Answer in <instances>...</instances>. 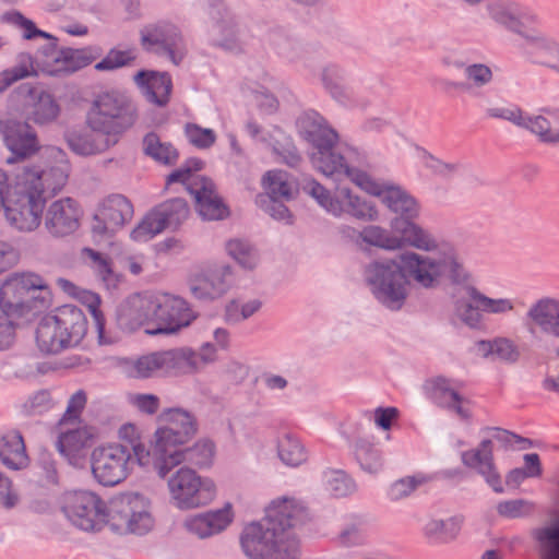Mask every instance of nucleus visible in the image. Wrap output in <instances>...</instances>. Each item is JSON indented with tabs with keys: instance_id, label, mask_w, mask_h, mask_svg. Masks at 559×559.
<instances>
[{
	"instance_id": "37",
	"label": "nucleus",
	"mask_w": 559,
	"mask_h": 559,
	"mask_svg": "<svg viewBox=\"0 0 559 559\" xmlns=\"http://www.w3.org/2000/svg\"><path fill=\"white\" fill-rule=\"evenodd\" d=\"M144 151L154 159L164 164H174L178 158V152L168 143H162L155 133L144 138Z\"/></svg>"
},
{
	"instance_id": "52",
	"label": "nucleus",
	"mask_w": 559,
	"mask_h": 559,
	"mask_svg": "<svg viewBox=\"0 0 559 559\" xmlns=\"http://www.w3.org/2000/svg\"><path fill=\"white\" fill-rule=\"evenodd\" d=\"M489 432L492 440H496L506 447L520 445V448L526 449L532 444L528 439L504 429L491 428L489 429Z\"/></svg>"
},
{
	"instance_id": "15",
	"label": "nucleus",
	"mask_w": 559,
	"mask_h": 559,
	"mask_svg": "<svg viewBox=\"0 0 559 559\" xmlns=\"http://www.w3.org/2000/svg\"><path fill=\"white\" fill-rule=\"evenodd\" d=\"M129 451L121 444H109L94 453L93 474L103 486H116L127 476Z\"/></svg>"
},
{
	"instance_id": "22",
	"label": "nucleus",
	"mask_w": 559,
	"mask_h": 559,
	"mask_svg": "<svg viewBox=\"0 0 559 559\" xmlns=\"http://www.w3.org/2000/svg\"><path fill=\"white\" fill-rule=\"evenodd\" d=\"M70 346L81 342L87 332V319L75 306L66 305L49 313Z\"/></svg>"
},
{
	"instance_id": "49",
	"label": "nucleus",
	"mask_w": 559,
	"mask_h": 559,
	"mask_svg": "<svg viewBox=\"0 0 559 559\" xmlns=\"http://www.w3.org/2000/svg\"><path fill=\"white\" fill-rule=\"evenodd\" d=\"M361 236L366 242L381 248L395 249L401 247V243L396 238L385 236L378 227L366 228Z\"/></svg>"
},
{
	"instance_id": "26",
	"label": "nucleus",
	"mask_w": 559,
	"mask_h": 559,
	"mask_svg": "<svg viewBox=\"0 0 559 559\" xmlns=\"http://www.w3.org/2000/svg\"><path fill=\"white\" fill-rule=\"evenodd\" d=\"M60 114V106L55 97L46 92H32L31 100L25 108L27 119L35 124L53 122Z\"/></svg>"
},
{
	"instance_id": "53",
	"label": "nucleus",
	"mask_w": 559,
	"mask_h": 559,
	"mask_svg": "<svg viewBox=\"0 0 559 559\" xmlns=\"http://www.w3.org/2000/svg\"><path fill=\"white\" fill-rule=\"evenodd\" d=\"M527 127L545 142H559V131L550 129L549 122L542 116L530 120Z\"/></svg>"
},
{
	"instance_id": "57",
	"label": "nucleus",
	"mask_w": 559,
	"mask_h": 559,
	"mask_svg": "<svg viewBox=\"0 0 559 559\" xmlns=\"http://www.w3.org/2000/svg\"><path fill=\"white\" fill-rule=\"evenodd\" d=\"M260 308V302L251 301L241 307V311L239 312V305L237 302H231L227 308V317L231 321H238L241 319H247L251 314H253Z\"/></svg>"
},
{
	"instance_id": "11",
	"label": "nucleus",
	"mask_w": 559,
	"mask_h": 559,
	"mask_svg": "<svg viewBox=\"0 0 559 559\" xmlns=\"http://www.w3.org/2000/svg\"><path fill=\"white\" fill-rule=\"evenodd\" d=\"M55 445L71 463L85 455L96 442L97 429L92 425L75 421H58L55 427Z\"/></svg>"
},
{
	"instance_id": "14",
	"label": "nucleus",
	"mask_w": 559,
	"mask_h": 559,
	"mask_svg": "<svg viewBox=\"0 0 559 559\" xmlns=\"http://www.w3.org/2000/svg\"><path fill=\"white\" fill-rule=\"evenodd\" d=\"M0 130L7 148L11 152L8 164L23 162L40 151L36 132L26 123L12 119L1 121Z\"/></svg>"
},
{
	"instance_id": "41",
	"label": "nucleus",
	"mask_w": 559,
	"mask_h": 559,
	"mask_svg": "<svg viewBox=\"0 0 559 559\" xmlns=\"http://www.w3.org/2000/svg\"><path fill=\"white\" fill-rule=\"evenodd\" d=\"M136 59L135 49H111L106 57L95 64L98 71H111L131 64Z\"/></svg>"
},
{
	"instance_id": "30",
	"label": "nucleus",
	"mask_w": 559,
	"mask_h": 559,
	"mask_svg": "<svg viewBox=\"0 0 559 559\" xmlns=\"http://www.w3.org/2000/svg\"><path fill=\"white\" fill-rule=\"evenodd\" d=\"M36 344L44 354H57L70 347V344L49 314L45 316L38 323Z\"/></svg>"
},
{
	"instance_id": "1",
	"label": "nucleus",
	"mask_w": 559,
	"mask_h": 559,
	"mask_svg": "<svg viewBox=\"0 0 559 559\" xmlns=\"http://www.w3.org/2000/svg\"><path fill=\"white\" fill-rule=\"evenodd\" d=\"M68 178L69 165L58 148L43 152L13 181L0 169V212L16 229L32 231L39 226L47 201L66 187Z\"/></svg>"
},
{
	"instance_id": "56",
	"label": "nucleus",
	"mask_w": 559,
	"mask_h": 559,
	"mask_svg": "<svg viewBox=\"0 0 559 559\" xmlns=\"http://www.w3.org/2000/svg\"><path fill=\"white\" fill-rule=\"evenodd\" d=\"M11 21H12V23H14L17 27H20L22 29L23 37L25 39H32L35 37H45V38L50 37L47 33L38 29L31 20L25 19L23 15H21L19 13L12 14Z\"/></svg>"
},
{
	"instance_id": "55",
	"label": "nucleus",
	"mask_w": 559,
	"mask_h": 559,
	"mask_svg": "<svg viewBox=\"0 0 559 559\" xmlns=\"http://www.w3.org/2000/svg\"><path fill=\"white\" fill-rule=\"evenodd\" d=\"M16 326L9 314H0V349L9 348L15 341Z\"/></svg>"
},
{
	"instance_id": "39",
	"label": "nucleus",
	"mask_w": 559,
	"mask_h": 559,
	"mask_svg": "<svg viewBox=\"0 0 559 559\" xmlns=\"http://www.w3.org/2000/svg\"><path fill=\"white\" fill-rule=\"evenodd\" d=\"M401 225H403L402 238L397 239L401 246L409 245L423 250L435 248L433 240L418 226L411 222H401Z\"/></svg>"
},
{
	"instance_id": "2",
	"label": "nucleus",
	"mask_w": 559,
	"mask_h": 559,
	"mask_svg": "<svg viewBox=\"0 0 559 559\" xmlns=\"http://www.w3.org/2000/svg\"><path fill=\"white\" fill-rule=\"evenodd\" d=\"M62 511L85 532L108 527L120 536H144L156 525L151 501L139 491H118L106 499L96 491H64Z\"/></svg>"
},
{
	"instance_id": "63",
	"label": "nucleus",
	"mask_w": 559,
	"mask_h": 559,
	"mask_svg": "<svg viewBox=\"0 0 559 559\" xmlns=\"http://www.w3.org/2000/svg\"><path fill=\"white\" fill-rule=\"evenodd\" d=\"M428 484V478L421 474L407 476L400 480L402 487L414 489L416 487H423Z\"/></svg>"
},
{
	"instance_id": "29",
	"label": "nucleus",
	"mask_w": 559,
	"mask_h": 559,
	"mask_svg": "<svg viewBox=\"0 0 559 559\" xmlns=\"http://www.w3.org/2000/svg\"><path fill=\"white\" fill-rule=\"evenodd\" d=\"M0 459L11 468L19 469L27 466L24 439L16 430H9L0 437Z\"/></svg>"
},
{
	"instance_id": "58",
	"label": "nucleus",
	"mask_w": 559,
	"mask_h": 559,
	"mask_svg": "<svg viewBox=\"0 0 559 559\" xmlns=\"http://www.w3.org/2000/svg\"><path fill=\"white\" fill-rule=\"evenodd\" d=\"M399 417V411L395 407H379L374 411V421L382 429H390Z\"/></svg>"
},
{
	"instance_id": "3",
	"label": "nucleus",
	"mask_w": 559,
	"mask_h": 559,
	"mask_svg": "<svg viewBox=\"0 0 559 559\" xmlns=\"http://www.w3.org/2000/svg\"><path fill=\"white\" fill-rule=\"evenodd\" d=\"M308 520L307 510L295 500L273 501L265 511V527L248 524L241 535V547L251 559H296L298 542L293 530Z\"/></svg>"
},
{
	"instance_id": "62",
	"label": "nucleus",
	"mask_w": 559,
	"mask_h": 559,
	"mask_svg": "<svg viewBox=\"0 0 559 559\" xmlns=\"http://www.w3.org/2000/svg\"><path fill=\"white\" fill-rule=\"evenodd\" d=\"M468 75L476 83H485L488 82L491 78V71L488 67L485 66H473L468 68Z\"/></svg>"
},
{
	"instance_id": "23",
	"label": "nucleus",
	"mask_w": 559,
	"mask_h": 559,
	"mask_svg": "<svg viewBox=\"0 0 559 559\" xmlns=\"http://www.w3.org/2000/svg\"><path fill=\"white\" fill-rule=\"evenodd\" d=\"M527 325L533 333L537 331L559 337V301L540 299L527 312Z\"/></svg>"
},
{
	"instance_id": "9",
	"label": "nucleus",
	"mask_w": 559,
	"mask_h": 559,
	"mask_svg": "<svg viewBox=\"0 0 559 559\" xmlns=\"http://www.w3.org/2000/svg\"><path fill=\"white\" fill-rule=\"evenodd\" d=\"M202 167V160L189 159L182 168L169 175L167 185L188 182V189L194 195L200 215L207 219H223L229 213L228 207L216 193L213 182L206 178L194 176V173L201 170Z\"/></svg>"
},
{
	"instance_id": "51",
	"label": "nucleus",
	"mask_w": 559,
	"mask_h": 559,
	"mask_svg": "<svg viewBox=\"0 0 559 559\" xmlns=\"http://www.w3.org/2000/svg\"><path fill=\"white\" fill-rule=\"evenodd\" d=\"M129 403L139 412L150 415L155 414L159 408V399L154 394H130Z\"/></svg>"
},
{
	"instance_id": "6",
	"label": "nucleus",
	"mask_w": 559,
	"mask_h": 559,
	"mask_svg": "<svg viewBox=\"0 0 559 559\" xmlns=\"http://www.w3.org/2000/svg\"><path fill=\"white\" fill-rule=\"evenodd\" d=\"M133 122L127 98L118 93H102L87 112L86 134H72L70 147L82 155L103 152L118 142L119 135Z\"/></svg>"
},
{
	"instance_id": "33",
	"label": "nucleus",
	"mask_w": 559,
	"mask_h": 559,
	"mask_svg": "<svg viewBox=\"0 0 559 559\" xmlns=\"http://www.w3.org/2000/svg\"><path fill=\"white\" fill-rule=\"evenodd\" d=\"M120 440L127 442L132 447L133 455L143 467H154L157 472V460L155 455V440L153 441L152 450L141 442V432L133 424H126L119 429Z\"/></svg>"
},
{
	"instance_id": "24",
	"label": "nucleus",
	"mask_w": 559,
	"mask_h": 559,
	"mask_svg": "<svg viewBox=\"0 0 559 559\" xmlns=\"http://www.w3.org/2000/svg\"><path fill=\"white\" fill-rule=\"evenodd\" d=\"M462 461L465 466L478 471L486 478L489 486H496L500 483V474L493 460L491 439L481 441L477 449L464 452Z\"/></svg>"
},
{
	"instance_id": "50",
	"label": "nucleus",
	"mask_w": 559,
	"mask_h": 559,
	"mask_svg": "<svg viewBox=\"0 0 559 559\" xmlns=\"http://www.w3.org/2000/svg\"><path fill=\"white\" fill-rule=\"evenodd\" d=\"M213 535L224 531L233 521L234 513L231 504L226 503L222 510L206 513Z\"/></svg>"
},
{
	"instance_id": "7",
	"label": "nucleus",
	"mask_w": 559,
	"mask_h": 559,
	"mask_svg": "<svg viewBox=\"0 0 559 559\" xmlns=\"http://www.w3.org/2000/svg\"><path fill=\"white\" fill-rule=\"evenodd\" d=\"M158 421L160 425L154 433L155 455L157 474L165 477L185 461V445L195 436L198 424L195 417L183 408L164 409L158 416Z\"/></svg>"
},
{
	"instance_id": "21",
	"label": "nucleus",
	"mask_w": 559,
	"mask_h": 559,
	"mask_svg": "<svg viewBox=\"0 0 559 559\" xmlns=\"http://www.w3.org/2000/svg\"><path fill=\"white\" fill-rule=\"evenodd\" d=\"M319 203L334 214L349 212L357 217L373 218L376 211L372 206L360 202L358 198H354L349 192L340 191L338 198L342 200L332 201L328 191L318 182L311 181L305 188Z\"/></svg>"
},
{
	"instance_id": "13",
	"label": "nucleus",
	"mask_w": 559,
	"mask_h": 559,
	"mask_svg": "<svg viewBox=\"0 0 559 559\" xmlns=\"http://www.w3.org/2000/svg\"><path fill=\"white\" fill-rule=\"evenodd\" d=\"M133 217L131 202L121 194H111L103 199L93 215L92 230L99 235L114 234Z\"/></svg>"
},
{
	"instance_id": "10",
	"label": "nucleus",
	"mask_w": 559,
	"mask_h": 559,
	"mask_svg": "<svg viewBox=\"0 0 559 559\" xmlns=\"http://www.w3.org/2000/svg\"><path fill=\"white\" fill-rule=\"evenodd\" d=\"M213 350L212 345H205L200 355L173 350L152 353L130 362L127 372L130 377L141 379L153 377L159 371L188 372L197 369L200 360L207 361Z\"/></svg>"
},
{
	"instance_id": "34",
	"label": "nucleus",
	"mask_w": 559,
	"mask_h": 559,
	"mask_svg": "<svg viewBox=\"0 0 559 559\" xmlns=\"http://www.w3.org/2000/svg\"><path fill=\"white\" fill-rule=\"evenodd\" d=\"M262 188L273 202L288 200L295 191L288 175L282 170L267 171L262 178Z\"/></svg>"
},
{
	"instance_id": "47",
	"label": "nucleus",
	"mask_w": 559,
	"mask_h": 559,
	"mask_svg": "<svg viewBox=\"0 0 559 559\" xmlns=\"http://www.w3.org/2000/svg\"><path fill=\"white\" fill-rule=\"evenodd\" d=\"M186 134L189 141L200 148L210 147L216 139L211 129H203L193 123L187 124Z\"/></svg>"
},
{
	"instance_id": "5",
	"label": "nucleus",
	"mask_w": 559,
	"mask_h": 559,
	"mask_svg": "<svg viewBox=\"0 0 559 559\" xmlns=\"http://www.w3.org/2000/svg\"><path fill=\"white\" fill-rule=\"evenodd\" d=\"M119 318L130 329L143 326L147 334H168L188 326L194 314L182 298L157 292L129 297Z\"/></svg>"
},
{
	"instance_id": "35",
	"label": "nucleus",
	"mask_w": 559,
	"mask_h": 559,
	"mask_svg": "<svg viewBox=\"0 0 559 559\" xmlns=\"http://www.w3.org/2000/svg\"><path fill=\"white\" fill-rule=\"evenodd\" d=\"M278 455L285 464L298 466L307 461L308 452L298 438L286 435L278 443Z\"/></svg>"
},
{
	"instance_id": "20",
	"label": "nucleus",
	"mask_w": 559,
	"mask_h": 559,
	"mask_svg": "<svg viewBox=\"0 0 559 559\" xmlns=\"http://www.w3.org/2000/svg\"><path fill=\"white\" fill-rule=\"evenodd\" d=\"M38 66L39 68L36 69L33 64V61L27 58L23 60L20 66L9 71H4L0 75V83H3L4 86H8L26 76L37 75L39 72L49 75L67 74L64 50L49 51L45 55L44 59L39 61Z\"/></svg>"
},
{
	"instance_id": "19",
	"label": "nucleus",
	"mask_w": 559,
	"mask_h": 559,
	"mask_svg": "<svg viewBox=\"0 0 559 559\" xmlns=\"http://www.w3.org/2000/svg\"><path fill=\"white\" fill-rule=\"evenodd\" d=\"M349 175L355 185L369 194L380 197L394 212L404 213L415 209V201L401 188L377 182L364 171H353Z\"/></svg>"
},
{
	"instance_id": "27",
	"label": "nucleus",
	"mask_w": 559,
	"mask_h": 559,
	"mask_svg": "<svg viewBox=\"0 0 559 559\" xmlns=\"http://www.w3.org/2000/svg\"><path fill=\"white\" fill-rule=\"evenodd\" d=\"M135 82L144 88L145 94L153 103L159 106L168 103L171 92V80L167 73L140 71L135 75Z\"/></svg>"
},
{
	"instance_id": "8",
	"label": "nucleus",
	"mask_w": 559,
	"mask_h": 559,
	"mask_svg": "<svg viewBox=\"0 0 559 559\" xmlns=\"http://www.w3.org/2000/svg\"><path fill=\"white\" fill-rule=\"evenodd\" d=\"M51 299L47 281L35 272L14 273L0 287V308L9 316H23L38 306H46Z\"/></svg>"
},
{
	"instance_id": "44",
	"label": "nucleus",
	"mask_w": 559,
	"mask_h": 559,
	"mask_svg": "<svg viewBox=\"0 0 559 559\" xmlns=\"http://www.w3.org/2000/svg\"><path fill=\"white\" fill-rule=\"evenodd\" d=\"M67 74L79 71L95 60V56L90 49H66Z\"/></svg>"
},
{
	"instance_id": "16",
	"label": "nucleus",
	"mask_w": 559,
	"mask_h": 559,
	"mask_svg": "<svg viewBox=\"0 0 559 559\" xmlns=\"http://www.w3.org/2000/svg\"><path fill=\"white\" fill-rule=\"evenodd\" d=\"M309 136L317 150L312 153V162L316 167L325 175L344 173L350 179L349 173L356 170L345 167L343 157L335 153L336 133L331 129L318 127L309 133Z\"/></svg>"
},
{
	"instance_id": "60",
	"label": "nucleus",
	"mask_w": 559,
	"mask_h": 559,
	"mask_svg": "<svg viewBox=\"0 0 559 559\" xmlns=\"http://www.w3.org/2000/svg\"><path fill=\"white\" fill-rule=\"evenodd\" d=\"M193 451L198 452L202 457L199 460V464L207 465L211 463L214 453L215 445L210 440H200L193 448Z\"/></svg>"
},
{
	"instance_id": "32",
	"label": "nucleus",
	"mask_w": 559,
	"mask_h": 559,
	"mask_svg": "<svg viewBox=\"0 0 559 559\" xmlns=\"http://www.w3.org/2000/svg\"><path fill=\"white\" fill-rule=\"evenodd\" d=\"M462 525L463 519L457 515L444 520L429 519L423 526V533L429 542L444 544L459 536Z\"/></svg>"
},
{
	"instance_id": "28",
	"label": "nucleus",
	"mask_w": 559,
	"mask_h": 559,
	"mask_svg": "<svg viewBox=\"0 0 559 559\" xmlns=\"http://www.w3.org/2000/svg\"><path fill=\"white\" fill-rule=\"evenodd\" d=\"M431 397L441 406L454 409L459 415L466 416L467 401L461 394L460 389L444 378H436L429 382Z\"/></svg>"
},
{
	"instance_id": "17",
	"label": "nucleus",
	"mask_w": 559,
	"mask_h": 559,
	"mask_svg": "<svg viewBox=\"0 0 559 559\" xmlns=\"http://www.w3.org/2000/svg\"><path fill=\"white\" fill-rule=\"evenodd\" d=\"M83 217V210L72 198H61L52 202L47 211L45 225L56 237H64L75 233Z\"/></svg>"
},
{
	"instance_id": "18",
	"label": "nucleus",
	"mask_w": 559,
	"mask_h": 559,
	"mask_svg": "<svg viewBox=\"0 0 559 559\" xmlns=\"http://www.w3.org/2000/svg\"><path fill=\"white\" fill-rule=\"evenodd\" d=\"M141 44L146 50H155L169 56L179 63L185 55V45L176 27L163 24L145 27L141 33Z\"/></svg>"
},
{
	"instance_id": "54",
	"label": "nucleus",
	"mask_w": 559,
	"mask_h": 559,
	"mask_svg": "<svg viewBox=\"0 0 559 559\" xmlns=\"http://www.w3.org/2000/svg\"><path fill=\"white\" fill-rule=\"evenodd\" d=\"M186 530L199 538L213 535L206 514L193 516L185 522Z\"/></svg>"
},
{
	"instance_id": "4",
	"label": "nucleus",
	"mask_w": 559,
	"mask_h": 559,
	"mask_svg": "<svg viewBox=\"0 0 559 559\" xmlns=\"http://www.w3.org/2000/svg\"><path fill=\"white\" fill-rule=\"evenodd\" d=\"M443 274L455 282L466 278L463 266L453 258L435 263L415 253L402 255L400 262H377L370 269L371 281L392 305L405 298L408 277L423 286H430Z\"/></svg>"
},
{
	"instance_id": "38",
	"label": "nucleus",
	"mask_w": 559,
	"mask_h": 559,
	"mask_svg": "<svg viewBox=\"0 0 559 559\" xmlns=\"http://www.w3.org/2000/svg\"><path fill=\"white\" fill-rule=\"evenodd\" d=\"M190 287L197 298H216L227 288V284L216 277L195 276L190 282Z\"/></svg>"
},
{
	"instance_id": "45",
	"label": "nucleus",
	"mask_w": 559,
	"mask_h": 559,
	"mask_svg": "<svg viewBox=\"0 0 559 559\" xmlns=\"http://www.w3.org/2000/svg\"><path fill=\"white\" fill-rule=\"evenodd\" d=\"M497 510L499 514L513 519L532 514L535 510V507L530 501L518 499L498 503Z\"/></svg>"
},
{
	"instance_id": "43",
	"label": "nucleus",
	"mask_w": 559,
	"mask_h": 559,
	"mask_svg": "<svg viewBox=\"0 0 559 559\" xmlns=\"http://www.w3.org/2000/svg\"><path fill=\"white\" fill-rule=\"evenodd\" d=\"M87 404V393L84 390L74 392L67 405V409L59 421L81 423V415Z\"/></svg>"
},
{
	"instance_id": "25",
	"label": "nucleus",
	"mask_w": 559,
	"mask_h": 559,
	"mask_svg": "<svg viewBox=\"0 0 559 559\" xmlns=\"http://www.w3.org/2000/svg\"><path fill=\"white\" fill-rule=\"evenodd\" d=\"M513 308V302L510 299H492L472 290L469 301L460 308V314L465 322L474 325L479 321L478 311L500 314L512 311Z\"/></svg>"
},
{
	"instance_id": "42",
	"label": "nucleus",
	"mask_w": 559,
	"mask_h": 559,
	"mask_svg": "<svg viewBox=\"0 0 559 559\" xmlns=\"http://www.w3.org/2000/svg\"><path fill=\"white\" fill-rule=\"evenodd\" d=\"M227 251L246 269H253L257 265L258 259L254 250L247 242L240 239L228 241Z\"/></svg>"
},
{
	"instance_id": "36",
	"label": "nucleus",
	"mask_w": 559,
	"mask_h": 559,
	"mask_svg": "<svg viewBox=\"0 0 559 559\" xmlns=\"http://www.w3.org/2000/svg\"><path fill=\"white\" fill-rule=\"evenodd\" d=\"M476 349L483 356L493 355L510 361L515 360L519 356L515 345L507 338H497L493 342L481 341L477 343Z\"/></svg>"
},
{
	"instance_id": "46",
	"label": "nucleus",
	"mask_w": 559,
	"mask_h": 559,
	"mask_svg": "<svg viewBox=\"0 0 559 559\" xmlns=\"http://www.w3.org/2000/svg\"><path fill=\"white\" fill-rule=\"evenodd\" d=\"M82 253L90 260L92 267L97 272L102 280L109 283V280L112 276L110 259L107 255L90 248L83 249Z\"/></svg>"
},
{
	"instance_id": "61",
	"label": "nucleus",
	"mask_w": 559,
	"mask_h": 559,
	"mask_svg": "<svg viewBox=\"0 0 559 559\" xmlns=\"http://www.w3.org/2000/svg\"><path fill=\"white\" fill-rule=\"evenodd\" d=\"M523 469L531 478L539 477L543 471L539 455L536 453L525 454Z\"/></svg>"
},
{
	"instance_id": "40",
	"label": "nucleus",
	"mask_w": 559,
	"mask_h": 559,
	"mask_svg": "<svg viewBox=\"0 0 559 559\" xmlns=\"http://www.w3.org/2000/svg\"><path fill=\"white\" fill-rule=\"evenodd\" d=\"M213 491H173L171 502L180 510H189L209 504Z\"/></svg>"
},
{
	"instance_id": "12",
	"label": "nucleus",
	"mask_w": 559,
	"mask_h": 559,
	"mask_svg": "<svg viewBox=\"0 0 559 559\" xmlns=\"http://www.w3.org/2000/svg\"><path fill=\"white\" fill-rule=\"evenodd\" d=\"M189 209L183 200L165 202L150 212L132 230L131 237L136 241H147L166 227L177 226L188 217Z\"/></svg>"
},
{
	"instance_id": "59",
	"label": "nucleus",
	"mask_w": 559,
	"mask_h": 559,
	"mask_svg": "<svg viewBox=\"0 0 559 559\" xmlns=\"http://www.w3.org/2000/svg\"><path fill=\"white\" fill-rule=\"evenodd\" d=\"M19 262V253L7 242H0V273Z\"/></svg>"
},
{
	"instance_id": "31",
	"label": "nucleus",
	"mask_w": 559,
	"mask_h": 559,
	"mask_svg": "<svg viewBox=\"0 0 559 559\" xmlns=\"http://www.w3.org/2000/svg\"><path fill=\"white\" fill-rule=\"evenodd\" d=\"M57 285L61 288V290L64 294H67L69 297L73 299H76L79 302H81L88 309L97 324L99 333H102L105 324V319L100 310V297L96 293L81 288L66 278H59L57 281Z\"/></svg>"
},
{
	"instance_id": "64",
	"label": "nucleus",
	"mask_w": 559,
	"mask_h": 559,
	"mask_svg": "<svg viewBox=\"0 0 559 559\" xmlns=\"http://www.w3.org/2000/svg\"><path fill=\"white\" fill-rule=\"evenodd\" d=\"M124 269L133 275H139L143 271V258L140 255H130L126 258Z\"/></svg>"
},
{
	"instance_id": "48",
	"label": "nucleus",
	"mask_w": 559,
	"mask_h": 559,
	"mask_svg": "<svg viewBox=\"0 0 559 559\" xmlns=\"http://www.w3.org/2000/svg\"><path fill=\"white\" fill-rule=\"evenodd\" d=\"M201 485L200 477L188 467L180 468L169 481L170 489H195Z\"/></svg>"
}]
</instances>
